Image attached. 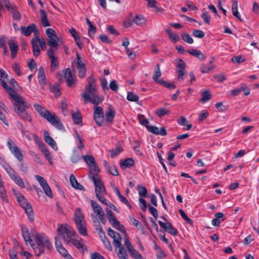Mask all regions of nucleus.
<instances>
[{
    "label": "nucleus",
    "instance_id": "1",
    "mask_svg": "<svg viewBox=\"0 0 259 259\" xmlns=\"http://www.w3.org/2000/svg\"><path fill=\"white\" fill-rule=\"evenodd\" d=\"M57 234L64 242L67 244H72L80 252L84 253L88 250V247L84 240L77 235L75 231L68 225H61L57 229Z\"/></svg>",
    "mask_w": 259,
    "mask_h": 259
},
{
    "label": "nucleus",
    "instance_id": "2",
    "mask_svg": "<svg viewBox=\"0 0 259 259\" xmlns=\"http://www.w3.org/2000/svg\"><path fill=\"white\" fill-rule=\"evenodd\" d=\"M88 84L84 88V91L81 95L84 103L91 102L92 104L98 105L104 99L98 95L96 80L94 75L92 74L87 78Z\"/></svg>",
    "mask_w": 259,
    "mask_h": 259
},
{
    "label": "nucleus",
    "instance_id": "3",
    "mask_svg": "<svg viewBox=\"0 0 259 259\" xmlns=\"http://www.w3.org/2000/svg\"><path fill=\"white\" fill-rule=\"evenodd\" d=\"M31 234L33 241L31 246L35 252L36 256H39L44 253L46 248L48 250L52 249V244L45 234L38 233L34 230L31 231Z\"/></svg>",
    "mask_w": 259,
    "mask_h": 259
},
{
    "label": "nucleus",
    "instance_id": "4",
    "mask_svg": "<svg viewBox=\"0 0 259 259\" xmlns=\"http://www.w3.org/2000/svg\"><path fill=\"white\" fill-rule=\"evenodd\" d=\"M34 107L39 114L49 121L52 125L59 130H63L64 127L59 117L55 114H52L51 112L46 109L40 105L35 104Z\"/></svg>",
    "mask_w": 259,
    "mask_h": 259
},
{
    "label": "nucleus",
    "instance_id": "5",
    "mask_svg": "<svg viewBox=\"0 0 259 259\" xmlns=\"http://www.w3.org/2000/svg\"><path fill=\"white\" fill-rule=\"evenodd\" d=\"M17 200L21 206L25 210L28 219L30 222H33L34 220V212L30 203L21 193L17 196Z\"/></svg>",
    "mask_w": 259,
    "mask_h": 259
},
{
    "label": "nucleus",
    "instance_id": "6",
    "mask_svg": "<svg viewBox=\"0 0 259 259\" xmlns=\"http://www.w3.org/2000/svg\"><path fill=\"white\" fill-rule=\"evenodd\" d=\"M46 34L49 38L48 42V46H50L49 49L56 51L58 48V41H59V37L56 35L55 30L53 29L49 28L46 30Z\"/></svg>",
    "mask_w": 259,
    "mask_h": 259
},
{
    "label": "nucleus",
    "instance_id": "7",
    "mask_svg": "<svg viewBox=\"0 0 259 259\" xmlns=\"http://www.w3.org/2000/svg\"><path fill=\"white\" fill-rule=\"evenodd\" d=\"M32 46V52L35 57H37L40 52L39 45L42 50L46 49V45L43 38H40L37 36L33 37L31 41Z\"/></svg>",
    "mask_w": 259,
    "mask_h": 259
},
{
    "label": "nucleus",
    "instance_id": "8",
    "mask_svg": "<svg viewBox=\"0 0 259 259\" xmlns=\"http://www.w3.org/2000/svg\"><path fill=\"white\" fill-rule=\"evenodd\" d=\"M7 146L11 151V152L14 155V156L18 159L20 162H21L23 160V155L21 153L20 149L16 145L14 141L10 138L8 139L7 141Z\"/></svg>",
    "mask_w": 259,
    "mask_h": 259
},
{
    "label": "nucleus",
    "instance_id": "9",
    "mask_svg": "<svg viewBox=\"0 0 259 259\" xmlns=\"http://www.w3.org/2000/svg\"><path fill=\"white\" fill-rule=\"evenodd\" d=\"M106 212L108 220L112 226L117 230L121 232H125L123 226L118 221L117 219L115 218L114 213L108 208L106 209Z\"/></svg>",
    "mask_w": 259,
    "mask_h": 259
},
{
    "label": "nucleus",
    "instance_id": "10",
    "mask_svg": "<svg viewBox=\"0 0 259 259\" xmlns=\"http://www.w3.org/2000/svg\"><path fill=\"white\" fill-rule=\"evenodd\" d=\"M6 171L11 179L16 185L21 188H25V185L22 179L14 169L9 168L7 169H6Z\"/></svg>",
    "mask_w": 259,
    "mask_h": 259
},
{
    "label": "nucleus",
    "instance_id": "11",
    "mask_svg": "<svg viewBox=\"0 0 259 259\" xmlns=\"http://www.w3.org/2000/svg\"><path fill=\"white\" fill-rule=\"evenodd\" d=\"M98 177V175L97 174H93L91 171H90L89 177L94 183L95 191H106L103 183L101 179Z\"/></svg>",
    "mask_w": 259,
    "mask_h": 259
},
{
    "label": "nucleus",
    "instance_id": "12",
    "mask_svg": "<svg viewBox=\"0 0 259 259\" xmlns=\"http://www.w3.org/2000/svg\"><path fill=\"white\" fill-rule=\"evenodd\" d=\"M35 178L39 182L46 195L50 198H52V190L47 181L43 177L38 175H35Z\"/></svg>",
    "mask_w": 259,
    "mask_h": 259
},
{
    "label": "nucleus",
    "instance_id": "13",
    "mask_svg": "<svg viewBox=\"0 0 259 259\" xmlns=\"http://www.w3.org/2000/svg\"><path fill=\"white\" fill-rule=\"evenodd\" d=\"M94 118L96 124L101 126L104 121V112L103 108L100 106L94 107Z\"/></svg>",
    "mask_w": 259,
    "mask_h": 259
},
{
    "label": "nucleus",
    "instance_id": "14",
    "mask_svg": "<svg viewBox=\"0 0 259 259\" xmlns=\"http://www.w3.org/2000/svg\"><path fill=\"white\" fill-rule=\"evenodd\" d=\"M64 78L67 86L69 88L73 87L77 81L76 76L72 74L71 70L69 68H67L65 70Z\"/></svg>",
    "mask_w": 259,
    "mask_h": 259
},
{
    "label": "nucleus",
    "instance_id": "15",
    "mask_svg": "<svg viewBox=\"0 0 259 259\" xmlns=\"http://www.w3.org/2000/svg\"><path fill=\"white\" fill-rule=\"evenodd\" d=\"M186 64L182 59H179L177 65L176 70L178 73V78L179 80H182L184 79L183 76L187 74L185 70Z\"/></svg>",
    "mask_w": 259,
    "mask_h": 259
},
{
    "label": "nucleus",
    "instance_id": "16",
    "mask_svg": "<svg viewBox=\"0 0 259 259\" xmlns=\"http://www.w3.org/2000/svg\"><path fill=\"white\" fill-rule=\"evenodd\" d=\"M20 31L22 34L26 36L30 35L32 32H34L35 35L36 36V35L38 33V30L36 28V25L34 23L27 27L21 26Z\"/></svg>",
    "mask_w": 259,
    "mask_h": 259
},
{
    "label": "nucleus",
    "instance_id": "17",
    "mask_svg": "<svg viewBox=\"0 0 259 259\" xmlns=\"http://www.w3.org/2000/svg\"><path fill=\"white\" fill-rule=\"evenodd\" d=\"M22 236L23 239L27 244H30L31 245V243L33 241V239L32 237V234L30 233L27 227L23 225H21L20 226Z\"/></svg>",
    "mask_w": 259,
    "mask_h": 259
},
{
    "label": "nucleus",
    "instance_id": "18",
    "mask_svg": "<svg viewBox=\"0 0 259 259\" xmlns=\"http://www.w3.org/2000/svg\"><path fill=\"white\" fill-rule=\"evenodd\" d=\"M54 50L49 49L47 51V55L51 61V69L52 71H54L57 69L59 67V63L54 55Z\"/></svg>",
    "mask_w": 259,
    "mask_h": 259
},
{
    "label": "nucleus",
    "instance_id": "19",
    "mask_svg": "<svg viewBox=\"0 0 259 259\" xmlns=\"http://www.w3.org/2000/svg\"><path fill=\"white\" fill-rule=\"evenodd\" d=\"M158 223L161 227L171 235L177 236L178 235L177 230L172 226L170 223L167 222L164 223L161 221H159Z\"/></svg>",
    "mask_w": 259,
    "mask_h": 259
},
{
    "label": "nucleus",
    "instance_id": "20",
    "mask_svg": "<svg viewBox=\"0 0 259 259\" xmlns=\"http://www.w3.org/2000/svg\"><path fill=\"white\" fill-rule=\"evenodd\" d=\"M38 82L41 86V88L45 89L47 85V80L45 73L42 67H39L38 73Z\"/></svg>",
    "mask_w": 259,
    "mask_h": 259
},
{
    "label": "nucleus",
    "instance_id": "21",
    "mask_svg": "<svg viewBox=\"0 0 259 259\" xmlns=\"http://www.w3.org/2000/svg\"><path fill=\"white\" fill-rule=\"evenodd\" d=\"M15 112L19 115L20 113L25 110V108H28L29 106L26 104V102L22 98V102H17L14 105Z\"/></svg>",
    "mask_w": 259,
    "mask_h": 259
},
{
    "label": "nucleus",
    "instance_id": "22",
    "mask_svg": "<svg viewBox=\"0 0 259 259\" xmlns=\"http://www.w3.org/2000/svg\"><path fill=\"white\" fill-rule=\"evenodd\" d=\"M44 140L53 149L57 150V146L54 140L50 136L49 133L45 131L44 133Z\"/></svg>",
    "mask_w": 259,
    "mask_h": 259
},
{
    "label": "nucleus",
    "instance_id": "23",
    "mask_svg": "<svg viewBox=\"0 0 259 259\" xmlns=\"http://www.w3.org/2000/svg\"><path fill=\"white\" fill-rule=\"evenodd\" d=\"M6 92L16 102H22V96L12 88H9Z\"/></svg>",
    "mask_w": 259,
    "mask_h": 259
},
{
    "label": "nucleus",
    "instance_id": "24",
    "mask_svg": "<svg viewBox=\"0 0 259 259\" xmlns=\"http://www.w3.org/2000/svg\"><path fill=\"white\" fill-rule=\"evenodd\" d=\"M74 221L75 224L85 222L83 213L79 208H77L75 211Z\"/></svg>",
    "mask_w": 259,
    "mask_h": 259
},
{
    "label": "nucleus",
    "instance_id": "25",
    "mask_svg": "<svg viewBox=\"0 0 259 259\" xmlns=\"http://www.w3.org/2000/svg\"><path fill=\"white\" fill-rule=\"evenodd\" d=\"M8 45L11 52V57L15 58L17 56L18 52V45L14 40H9L8 41Z\"/></svg>",
    "mask_w": 259,
    "mask_h": 259
},
{
    "label": "nucleus",
    "instance_id": "26",
    "mask_svg": "<svg viewBox=\"0 0 259 259\" xmlns=\"http://www.w3.org/2000/svg\"><path fill=\"white\" fill-rule=\"evenodd\" d=\"M69 179L71 185L74 188L82 191L85 190L83 186L77 181L75 177L73 174H71L70 176Z\"/></svg>",
    "mask_w": 259,
    "mask_h": 259
},
{
    "label": "nucleus",
    "instance_id": "27",
    "mask_svg": "<svg viewBox=\"0 0 259 259\" xmlns=\"http://www.w3.org/2000/svg\"><path fill=\"white\" fill-rule=\"evenodd\" d=\"M49 89L51 93L55 94L56 98H58L61 96V87L59 83H56L55 84L52 83L50 84Z\"/></svg>",
    "mask_w": 259,
    "mask_h": 259
},
{
    "label": "nucleus",
    "instance_id": "28",
    "mask_svg": "<svg viewBox=\"0 0 259 259\" xmlns=\"http://www.w3.org/2000/svg\"><path fill=\"white\" fill-rule=\"evenodd\" d=\"M187 52L201 60H204L206 58L205 55L199 50L189 49L187 51Z\"/></svg>",
    "mask_w": 259,
    "mask_h": 259
},
{
    "label": "nucleus",
    "instance_id": "29",
    "mask_svg": "<svg viewBox=\"0 0 259 259\" xmlns=\"http://www.w3.org/2000/svg\"><path fill=\"white\" fill-rule=\"evenodd\" d=\"M91 217L92 221L94 222L97 223V225L96 226V230L98 231V234H99L100 237H102V236H103L104 238H105L106 236L105 232H104L103 228L101 225L100 223L98 221H97V219L96 217V216L93 214H91Z\"/></svg>",
    "mask_w": 259,
    "mask_h": 259
},
{
    "label": "nucleus",
    "instance_id": "30",
    "mask_svg": "<svg viewBox=\"0 0 259 259\" xmlns=\"http://www.w3.org/2000/svg\"><path fill=\"white\" fill-rule=\"evenodd\" d=\"M215 218L212 219V224L213 226L218 227L220 225L221 223V221L219 219H222V221H224L225 220V218H224V214L222 212H217L214 215Z\"/></svg>",
    "mask_w": 259,
    "mask_h": 259
},
{
    "label": "nucleus",
    "instance_id": "31",
    "mask_svg": "<svg viewBox=\"0 0 259 259\" xmlns=\"http://www.w3.org/2000/svg\"><path fill=\"white\" fill-rule=\"evenodd\" d=\"M161 75V73L160 70V65L159 64H157L155 66V69L153 73L152 79L155 82L160 84L161 79H159V78L160 77Z\"/></svg>",
    "mask_w": 259,
    "mask_h": 259
},
{
    "label": "nucleus",
    "instance_id": "32",
    "mask_svg": "<svg viewBox=\"0 0 259 259\" xmlns=\"http://www.w3.org/2000/svg\"><path fill=\"white\" fill-rule=\"evenodd\" d=\"M91 205L94 213H96L97 215H98L104 212L102 207L96 201L93 200H91Z\"/></svg>",
    "mask_w": 259,
    "mask_h": 259
},
{
    "label": "nucleus",
    "instance_id": "33",
    "mask_svg": "<svg viewBox=\"0 0 259 259\" xmlns=\"http://www.w3.org/2000/svg\"><path fill=\"white\" fill-rule=\"evenodd\" d=\"M79 233L83 236H85L88 235L87 229L85 222L80 224H75Z\"/></svg>",
    "mask_w": 259,
    "mask_h": 259
},
{
    "label": "nucleus",
    "instance_id": "34",
    "mask_svg": "<svg viewBox=\"0 0 259 259\" xmlns=\"http://www.w3.org/2000/svg\"><path fill=\"white\" fill-rule=\"evenodd\" d=\"M79 233L83 236H85L88 235L87 229L85 222L80 224H75Z\"/></svg>",
    "mask_w": 259,
    "mask_h": 259
},
{
    "label": "nucleus",
    "instance_id": "35",
    "mask_svg": "<svg viewBox=\"0 0 259 259\" xmlns=\"http://www.w3.org/2000/svg\"><path fill=\"white\" fill-rule=\"evenodd\" d=\"M115 115V111L111 107H110L105 114L106 120L109 123H112Z\"/></svg>",
    "mask_w": 259,
    "mask_h": 259
},
{
    "label": "nucleus",
    "instance_id": "36",
    "mask_svg": "<svg viewBox=\"0 0 259 259\" xmlns=\"http://www.w3.org/2000/svg\"><path fill=\"white\" fill-rule=\"evenodd\" d=\"M39 12L41 17V21L43 26H50L51 25V24L48 20L47 15L46 12L44 10H40Z\"/></svg>",
    "mask_w": 259,
    "mask_h": 259
},
{
    "label": "nucleus",
    "instance_id": "37",
    "mask_svg": "<svg viewBox=\"0 0 259 259\" xmlns=\"http://www.w3.org/2000/svg\"><path fill=\"white\" fill-rule=\"evenodd\" d=\"M96 196L99 201L104 204H107V200L104 197V195L106 194V191H95Z\"/></svg>",
    "mask_w": 259,
    "mask_h": 259
},
{
    "label": "nucleus",
    "instance_id": "38",
    "mask_svg": "<svg viewBox=\"0 0 259 259\" xmlns=\"http://www.w3.org/2000/svg\"><path fill=\"white\" fill-rule=\"evenodd\" d=\"M134 161L132 158H128L121 161L120 166L122 168H126L134 165Z\"/></svg>",
    "mask_w": 259,
    "mask_h": 259
},
{
    "label": "nucleus",
    "instance_id": "39",
    "mask_svg": "<svg viewBox=\"0 0 259 259\" xmlns=\"http://www.w3.org/2000/svg\"><path fill=\"white\" fill-rule=\"evenodd\" d=\"M82 158L86 163L90 167H92L93 165H95L96 164V161L93 156L85 155H82Z\"/></svg>",
    "mask_w": 259,
    "mask_h": 259
},
{
    "label": "nucleus",
    "instance_id": "40",
    "mask_svg": "<svg viewBox=\"0 0 259 259\" xmlns=\"http://www.w3.org/2000/svg\"><path fill=\"white\" fill-rule=\"evenodd\" d=\"M166 32L172 42L175 43L180 40V38L179 36L176 33H174L171 29H166Z\"/></svg>",
    "mask_w": 259,
    "mask_h": 259
},
{
    "label": "nucleus",
    "instance_id": "41",
    "mask_svg": "<svg viewBox=\"0 0 259 259\" xmlns=\"http://www.w3.org/2000/svg\"><path fill=\"white\" fill-rule=\"evenodd\" d=\"M119 248V250L117 253L119 259H128L127 254L126 253V250L124 249V247L121 245V246L117 247Z\"/></svg>",
    "mask_w": 259,
    "mask_h": 259
},
{
    "label": "nucleus",
    "instance_id": "42",
    "mask_svg": "<svg viewBox=\"0 0 259 259\" xmlns=\"http://www.w3.org/2000/svg\"><path fill=\"white\" fill-rule=\"evenodd\" d=\"M155 112L156 115L160 118L170 114L169 110L164 107L157 109Z\"/></svg>",
    "mask_w": 259,
    "mask_h": 259
},
{
    "label": "nucleus",
    "instance_id": "43",
    "mask_svg": "<svg viewBox=\"0 0 259 259\" xmlns=\"http://www.w3.org/2000/svg\"><path fill=\"white\" fill-rule=\"evenodd\" d=\"M72 118L73 122L76 124H79L82 123V117L80 113L79 112H73L72 113Z\"/></svg>",
    "mask_w": 259,
    "mask_h": 259
},
{
    "label": "nucleus",
    "instance_id": "44",
    "mask_svg": "<svg viewBox=\"0 0 259 259\" xmlns=\"http://www.w3.org/2000/svg\"><path fill=\"white\" fill-rule=\"evenodd\" d=\"M133 21L137 25L141 26L145 24L146 21L144 17L140 15H136Z\"/></svg>",
    "mask_w": 259,
    "mask_h": 259
},
{
    "label": "nucleus",
    "instance_id": "45",
    "mask_svg": "<svg viewBox=\"0 0 259 259\" xmlns=\"http://www.w3.org/2000/svg\"><path fill=\"white\" fill-rule=\"evenodd\" d=\"M5 6L7 9L11 13L18 9L17 6L14 4L11 3L10 0H8L5 3Z\"/></svg>",
    "mask_w": 259,
    "mask_h": 259
},
{
    "label": "nucleus",
    "instance_id": "46",
    "mask_svg": "<svg viewBox=\"0 0 259 259\" xmlns=\"http://www.w3.org/2000/svg\"><path fill=\"white\" fill-rule=\"evenodd\" d=\"M202 98L200 101L205 103L211 99V95L209 91L205 90L201 93Z\"/></svg>",
    "mask_w": 259,
    "mask_h": 259
},
{
    "label": "nucleus",
    "instance_id": "47",
    "mask_svg": "<svg viewBox=\"0 0 259 259\" xmlns=\"http://www.w3.org/2000/svg\"><path fill=\"white\" fill-rule=\"evenodd\" d=\"M214 68L213 66L210 64H202L200 65V69L202 73H208L209 71Z\"/></svg>",
    "mask_w": 259,
    "mask_h": 259
},
{
    "label": "nucleus",
    "instance_id": "48",
    "mask_svg": "<svg viewBox=\"0 0 259 259\" xmlns=\"http://www.w3.org/2000/svg\"><path fill=\"white\" fill-rule=\"evenodd\" d=\"M131 256L134 259H145L137 250L134 248L129 251Z\"/></svg>",
    "mask_w": 259,
    "mask_h": 259
},
{
    "label": "nucleus",
    "instance_id": "49",
    "mask_svg": "<svg viewBox=\"0 0 259 259\" xmlns=\"http://www.w3.org/2000/svg\"><path fill=\"white\" fill-rule=\"evenodd\" d=\"M57 250L66 259H69V258L71 257L67 250L63 246H60V247L57 248Z\"/></svg>",
    "mask_w": 259,
    "mask_h": 259
},
{
    "label": "nucleus",
    "instance_id": "50",
    "mask_svg": "<svg viewBox=\"0 0 259 259\" xmlns=\"http://www.w3.org/2000/svg\"><path fill=\"white\" fill-rule=\"evenodd\" d=\"M127 99L130 101L138 103L139 101V96L133 92H129L127 93Z\"/></svg>",
    "mask_w": 259,
    "mask_h": 259
},
{
    "label": "nucleus",
    "instance_id": "51",
    "mask_svg": "<svg viewBox=\"0 0 259 259\" xmlns=\"http://www.w3.org/2000/svg\"><path fill=\"white\" fill-rule=\"evenodd\" d=\"M159 84L162 85L169 90H174L176 88V85L174 82H167L163 79H161V81Z\"/></svg>",
    "mask_w": 259,
    "mask_h": 259
},
{
    "label": "nucleus",
    "instance_id": "52",
    "mask_svg": "<svg viewBox=\"0 0 259 259\" xmlns=\"http://www.w3.org/2000/svg\"><path fill=\"white\" fill-rule=\"evenodd\" d=\"M137 189L138 191L139 195L141 197H147L148 195V191L146 187L141 185H139L138 186Z\"/></svg>",
    "mask_w": 259,
    "mask_h": 259
},
{
    "label": "nucleus",
    "instance_id": "53",
    "mask_svg": "<svg viewBox=\"0 0 259 259\" xmlns=\"http://www.w3.org/2000/svg\"><path fill=\"white\" fill-rule=\"evenodd\" d=\"M113 239V244L114 247H119L121 246V237L120 234L118 233L114 237H111Z\"/></svg>",
    "mask_w": 259,
    "mask_h": 259
},
{
    "label": "nucleus",
    "instance_id": "54",
    "mask_svg": "<svg viewBox=\"0 0 259 259\" xmlns=\"http://www.w3.org/2000/svg\"><path fill=\"white\" fill-rule=\"evenodd\" d=\"M123 149L121 147L119 146L116 148L115 150L110 149L109 152L110 153V156L111 158H114L117 155H119L122 151Z\"/></svg>",
    "mask_w": 259,
    "mask_h": 259
},
{
    "label": "nucleus",
    "instance_id": "55",
    "mask_svg": "<svg viewBox=\"0 0 259 259\" xmlns=\"http://www.w3.org/2000/svg\"><path fill=\"white\" fill-rule=\"evenodd\" d=\"M76 56L77 59L76 68H86L85 64L82 62L80 56L78 52L76 53Z\"/></svg>",
    "mask_w": 259,
    "mask_h": 259
},
{
    "label": "nucleus",
    "instance_id": "56",
    "mask_svg": "<svg viewBox=\"0 0 259 259\" xmlns=\"http://www.w3.org/2000/svg\"><path fill=\"white\" fill-rule=\"evenodd\" d=\"M181 37H182V39L184 41H185L189 44H192L193 43V38L191 37L190 35L188 33H183L181 35Z\"/></svg>",
    "mask_w": 259,
    "mask_h": 259
},
{
    "label": "nucleus",
    "instance_id": "57",
    "mask_svg": "<svg viewBox=\"0 0 259 259\" xmlns=\"http://www.w3.org/2000/svg\"><path fill=\"white\" fill-rule=\"evenodd\" d=\"M179 212L180 213V214H181V217H182V218L185 220L186 221L188 224H190V225H192L193 224V221L190 219L187 215V214L185 213V212L181 209H179Z\"/></svg>",
    "mask_w": 259,
    "mask_h": 259
},
{
    "label": "nucleus",
    "instance_id": "58",
    "mask_svg": "<svg viewBox=\"0 0 259 259\" xmlns=\"http://www.w3.org/2000/svg\"><path fill=\"white\" fill-rule=\"evenodd\" d=\"M79 159L78 153L76 150H74L70 158L71 161L73 163H76L78 162Z\"/></svg>",
    "mask_w": 259,
    "mask_h": 259
},
{
    "label": "nucleus",
    "instance_id": "59",
    "mask_svg": "<svg viewBox=\"0 0 259 259\" xmlns=\"http://www.w3.org/2000/svg\"><path fill=\"white\" fill-rule=\"evenodd\" d=\"M19 116L23 120L31 122L32 118L31 116L25 110L20 113Z\"/></svg>",
    "mask_w": 259,
    "mask_h": 259
},
{
    "label": "nucleus",
    "instance_id": "60",
    "mask_svg": "<svg viewBox=\"0 0 259 259\" xmlns=\"http://www.w3.org/2000/svg\"><path fill=\"white\" fill-rule=\"evenodd\" d=\"M209 116V113L206 110H202L199 114V121L201 122Z\"/></svg>",
    "mask_w": 259,
    "mask_h": 259
},
{
    "label": "nucleus",
    "instance_id": "61",
    "mask_svg": "<svg viewBox=\"0 0 259 259\" xmlns=\"http://www.w3.org/2000/svg\"><path fill=\"white\" fill-rule=\"evenodd\" d=\"M201 18L203 19L204 23L209 24L211 21V17L208 14V12L203 13L201 15Z\"/></svg>",
    "mask_w": 259,
    "mask_h": 259
},
{
    "label": "nucleus",
    "instance_id": "62",
    "mask_svg": "<svg viewBox=\"0 0 259 259\" xmlns=\"http://www.w3.org/2000/svg\"><path fill=\"white\" fill-rule=\"evenodd\" d=\"M107 170L114 176H117L119 175L116 166L114 165H111Z\"/></svg>",
    "mask_w": 259,
    "mask_h": 259
},
{
    "label": "nucleus",
    "instance_id": "63",
    "mask_svg": "<svg viewBox=\"0 0 259 259\" xmlns=\"http://www.w3.org/2000/svg\"><path fill=\"white\" fill-rule=\"evenodd\" d=\"M240 87L241 92H243L244 96H248L250 94V90L246 83H242Z\"/></svg>",
    "mask_w": 259,
    "mask_h": 259
},
{
    "label": "nucleus",
    "instance_id": "64",
    "mask_svg": "<svg viewBox=\"0 0 259 259\" xmlns=\"http://www.w3.org/2000/svg\"><path fill=\"white\" fill-rule=\"evenodd\" d=\"M138 117L141 124L146 127L147 126H148V124L149 122L146 118H145L144 115H138Z\"/></svg>",
    "mask_w": 259,
    "mask_h": 259
}]
</instances>
